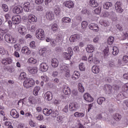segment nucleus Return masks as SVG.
Wrapping results in <instances>:
<instances>
[{
  "label": "nucleus",
  "instance_id": "f257e3e1",
  "mask_svg": "<svg viewBox=\"0 0 128 128\" xmlns=\"http://www.w3.org/2000/svg\"><path fill=\"white\" fill-rule=\"evenodd\" d=\"M60 69L62 72H64V77L70 78V66L68 64H60Z\"/></svg>",
  "mask_w": 128,
  "mask_h": 128
},
{
  "label": "nucleus",
  "instance_id": "f03ea898",
  "mask_svg": "<svg viewBox=\"0 0 128 128\" xmlns=\"http://www.w3.org/2000/svg\"><path fill=\"white\" fill-rule=\"evenodd\" d=\"M36 36L38 40H44L46 38V34H44V31L42 29H38L36 30L35 32Z\"/></svg>",
  "mask_w": 128,
  "mask_h": 128
},
{
  "label": "nucleus",
  "instance_id": "7ed1b4c3",
  "mask_svg": "<svg viewBox=\"0 0 128 128\" xmlns=\"http://www.w3.org/2000/svg\"><path fill=\"white\" fill-rule=\"evenodd\" d=\"M68 52H63L62 56L63 58H65V60H70V58H72V54H74V52L72 51V48L70 47L68 48Z\"/></svg>",
  "mask_w": 128,
  "mask_h": 128
},
{
  "label": "nucleus",
  "instance_id": "20e7f679",
  "mask_svg": "<svg viewBox=\"0 0 128 128\" xmlns=\"http://www.w3.org/2000/svg\"><path fill=\"white\" fill-rule=\"evenodd\" d=\"M69 40L70 42H78V40H82V34H75L72 35L70 36Z\"/></svg>",
  "mask_w": 128,
  "mask_h": 128
},
{
  "label": "nucleus",
  "instance_id": "39448f33",
  "mask_svg": "<svg viewBox=\"0 0 128 128\" xmlns=\"http://www.w3.org/2000/svg\"><path fill=\"white\" fill-rule=\"evenodd\" d=\"M48 51L46 50V48H41L39 50L38 54L41 58H46V56H48Z\"/></svg>",
  "mask_w": 128,
  "mask_h": 128
},
{
  "label": "nucleus",
  "instance_id": "423d86ee",
  "mask_svg": "<svg viewBox=\"0 0 128 128\" xmlns=\"http://www.w3.org/2000/svg\"><path fill=\"white\" fill-rule=\"evenodd\" d=\"M122 3L121 2H117L115 4V10L116 12L118 14H122L124 12V10L122 8Z\"/></svg>",
  "mask_w": 128,
  "mask_h": 128
},
{
  "label": "nucleus",
  "instance_id": "0eeeda50",
  "mask_svg": "<svg viewBox=\"0 0 128 128\" xmlns=\"http://www.w3.org/2000/svg\"><path fill=\"white\" fill-rule=\"evenodd\" d=\"M4 40L6 42H8L9 44H14L16 42L14 38H13L12 36L10 34H6L5 35Z\"/></svg>",
  "mask_w": 128,
  "mask_h": 128
},
{
  "label": "nucleus",
  "instance_id": "6e6552de",
  "mask_svg": "<svg viewBox=\"0 0 128 128\" xmlns=\"http://www.w3.org/2000/svg\"><path fill=\"white\" fill-rule=\"evenodd\" d=\"M63 4L66 6V8H68L70 9L74 8V3L70 0L64 2Z\"/></svg>",
  "mask_w": 128,
  "mask_h": 128
},
{
  "label": "nucleus",
  "instance_id": "1a4fd4ad",
  "mask_svg": "<svg viewBox=\"0 0 128 128\" xmlns=\"http://www.w3.org/2000/svg\"><path fill=\"white\" fill-rule=\"evenodd\" d=\"M62 91L66 96H70V92H72L70 88L66 85H64L62 86Z\"/></svg>",
  "mask_w": 128,
  "mask_h": 128
},
{
  "label": "nucleus",
  "instance_id": "9d476101",
  "mask_svg": "<svg viewBox=\"0 0 128 128\" xmlns=\"http://www.w3.org/2000/svg\"><path fill=\"white\" fill-rule=\"evenodd\" d=\"M84 98L86 102H94V98L90 96V94L88 92H86L84 95Z\"/></svg>",
  "mask_w": 128,
  "mask_h": 128
},
{
  "label": "nucleus",
  "instance_id": "9b49d317",
  "mask_svg": "<svg viewBox=\"0 0 128 128\" xmlns=\"http://www.w3.org/2000/svg\"><path fill=\"white\" fill-rule=\"evenodd\" d=\"M69 110L70 112H76L78 110V104L75 102H71L69 104Z\"/></svg>",
  "mask_w": 128,
  "mask_h": 128
},
{
  "label": "nucleus",
  "instance_id": "f8f14e48",
  "mask_svg": "<svg viewBox=\"0 0 128 128\" xmlns=\"http://www.w3.org/2000/svg\"><path fill=\"white\" fill-rule=\"evenodd\" d=\"M20 20H22V18L20 16H14L12 18V22L14 24H18L20 22Z\"/></svg>",
  "mask_w": 128,
  "mask_h": 128
},
{
  "label": "nucleus",
  "instance_id": "ddd939ff",
  "mask_svg": "<svg viewBox=\"0 0 128 128\" xmlns=\"http://www.w3.org/2000/svg\"><path fill=\"white\" fill-rule=\"evenodd\" d=\"M48 70V65L46 62H42L40 66V70L41 72H47Z\"/></svg>",
  "mask_w": 128,
  "mask_h": 128
},
{
  "label": "nucleus",
  "instance_id": "4468645a",
  "mask_svg": "<svg viewBox=\"0 0 128 128\" xmlns=\"http://www.w3.org/2000/svg\"><path fill=\"white\" fill-rule=\"evenodd\" d=\"M32 84V81L30 80V78L27 79L25 80L23 83V86L26 88H31Z\"/></svg>",
  "mask_w": 128,
  "mask_h": 128
},
{
  "label": "nucleus",
  "instance_id": "2eb2a0df",
  "mask_svg": "<svg viewBox=\"0 0 128 128\" xmlns=\"http://www.w3.org/2000/svg\"><path fill=\"white\" fill-rule=\"evenodd\" d=\"M89 28L91 30H94V32H98L100 28H98V26L97 24L94 23H92L90 24Z\"/></svg>",
  "mask_w": 128,
  "mask_h": 128
},
{
  "label": "nucleus",
  "instance_id": "dca6fc26",
  "mask_svg": "<svg viewBox=\"0 0 128 128\" xmlns=\"http://www.w3.org/2000/svg\"><path fill=\"white\" fill-rule=\"evenodd\" d=\"M12 62V60L10 58H4L2 59V63L4 66H8V64H10Z\"/></svg>",
  "mask_w": 128,
  "mask_h": 128
},
{
  "label": "nucleus",
  "instance_id": "f3484780",
  "mask_svg": "<svg viewBox=\"0 0 128 128\" xmlns=\"http://www.w3.org/2000/svg\"><path fill=\"white\" fill-rule=\"evenodd\" d=\"M18 30V32L20 34H22V36H26V34H28V30L24 26L20 27Z\"/></svg>",
  "mask_w": 128,
  "mask_h": 128
},
{
  "label": "nucleus",
  "instance_id": "a211bd4d",
  "mask_svg": "<svg viewBox=\"0 0 128 128\" xmlns=\"http://www.w3.org/2000/svg\"><path fill=\"white\" fill-rule=\"evenodd\" d=\"M46 18L49 20H54V14L52 12H46Z\"/></svg>",
  "mask_w": 128,
  "mask_h": 128
},
{
  "label": "nucleus",
  "instance_id": "6ab92c4d",
  "mask_svg": "<svg viewBox=\"0 0 128 128\" xmlns=\"http://www.w3.org/2000/svg\"><path fill=\"white\" fill-rule=\"evenodd\" d=\"M10 114L14 118H18L20 117V114L16 112V110L15 109H12L10 112Z\"/></svg>",
  "mask_w": 128,
  "mask_h": 128
},
{
  "label": "nucleus",
  "instance_id": "aec40b11",
  "mask_svg": "<svg viewBox=\"0 0 128 128\" xmlns=\"http://www.w3.org/2000/svg\"><path fill=\"white\" fill-rule=\"evenodd\" d=\"M12 12L14 14H20V12H22V7L21 6H16L13 8Z\"/></svg>",
  "mask_w": 128,
  "mask_h": 128
},
{
  "label": "nucleus",
  "instance_id": "412c9836",
  "mask_svg": "<svg viewBox=\"0 0 128 128\" xmlns=\"http://www.w3.org/2000/svg\"><path fill=\"white\" fill-rule=\"evenodd\" d=\"M46 100H52V94L50 92H47L44 95Z\"/></svg>",
  "mask_w": 128,
  "mask_h": 128
},
{
  "label": "nucleus",
  "instance_id": "4be33fe9",
  "mask_svg": "<svg viewBox=\"0 0 128 128\" xmlns=\"http://www.w3.org/2000/svg\"><path fill=\"white\" fill-rule=\"evenodd\" d=\"M86 50L87 52H88L89 54L94 52V45L88 44L86 48Z\"/></svg>",
  "mask_w": 128,
  "mask_h": 128
},
{
  "label": "nucleus",
  "instance_id": "5701e85b",
  "mask_svg": "<svg viewBox=\"0 0 128 128\" xmlns=\"http://www.w3.org/2000/svg\"><path fill=\"white\" fill-rule=\"evenodd\" d=\"M50 26L51 30L54 32H56L58 30V26L56 23L52 24Z\"/></svg>",
  "mask_w": 128,
  "mask_h": 128
},
{
  "label": "nucleus",
  "instance_id": "b1692460",
  "mask_svg": "<svg viewBox=\"0 0 128 128\" xmlns=\"http://www.w3.org/2000/svg\"><path fill=\"white\" fill-rule=\"evenodd\" d=\"M80 72L78 71H74V74L72 76V78L74 80H78L80 78Z\"/></svg>",
  "mask_w": 128,
  "mask_h": 128
},
{
  "label": "nucleus",
  "instance_id": "393cba45",
  "mask_svg": "<svg viewBox=\"0 0 128 128\" xmlns=\"http://www.w3.org/2000/svg\"><path fill=\"white\" fill-rule=\"evenodd\" d=\"M92 70L94 74H98V72H100V66L96 65L93 66H92Z\"/></svg>",
  "mask_w": 128,
  "mask_h": 128
},
{
  "label": "nucleus",
  "instance_id": "a878e982",
  "mask_svg": "<svg viewBox=\"0 0 128 128\" xmlns=\"http://www.w3.org/2000/svg\"><path fill=\"white\" fill-rule=\"evenodd\" d=\"M84 116H86V112H76L74 114V116L75 118H82L84 117Z\"/></svg>",
  "mask_w": 128,
  "mask_h": 128
},
{
  "label": "nucleus",
  "instance_id": "bb28decb",
  "mask_svg": "<svg viewBox=\"0 0 128 128\" xmlns=\"http://www.w3.org/2000/svg\"><path fill=\"white\" fill-rule=\"evenodd\" d=\"M23 8L25 12H32V10L30 8V2H26L23 5Z\"/></svg>",
  "mask_w": 128,
  "mask_h": 128
},
{
  "label": "nucleus",
  "instance_id": "cd10ccee",
  "mask_svg": "<svg viewBox=\"0 0 128 128\" xmlns=\"http://www.w3.org/2000/svg\"><path fill=\"white\" fill-rule=\"evenodd\" d=\"M52 66L53 68H58V60L56 58H54L52 60Z\"/></svg>",
  "mask_w": 128,
  "mask_h": 128
},
{
  "label": "nucleus",
  "instance_id": "c85d7f7f",
  "mask_svg": "<svg viewBox=\"0 0 128 128\" xmlns=\"http://www.w3.org/2000/svg\"><path fill=\"white\" fill-rule=\"evenodd\" d=\"M89 4L92 8H96V6H98V4L96 0H90Z\"/></svg>",
  "mask_w": 128,
  "mask_h": 128
},
{
  "label": "nucleus",
  "instance_id": "c756f323",
  "mask_svg": "<svg viewBox=\"0 0 128 128\" xmlns=\"http://www.w3.org/2000/svg\"><path fill=\"white\" fill-rule=\"evenodd\" d=\"M43 114L45 116H50L52 114V110L50 109L44 108L43 110Z\"/></svg>",
  "mask_w": 128,
  "mask_h": 128
},
{
  "label": "nucleus",
  "instance_id": "7c9ffc66",
  "mask_svg": "<svg viewBox=\"0 0 128 128\" xmlns=\"http://www.w3.org/2000/svg\"><path fill=\"white\" fill-rule=\"evenodd\" d=\"M112 6V3L110 2H106L103 5V8L105 10H108Z\"/></svg>",
  "mask_w": 128,
  "mask_h": 128
},
{
  "label": "nucleus",
  "instance_id": "2f4dec72",
  "mask_svg": "<svg viewBox=\"0 0 128 128\" xmlns=\"http://www.w3.org/2000/svg\"><path fill=\"white\" fill-rule=\"evenodd\" d=\"M54 12L56 16H60V8L59 6H55L54 8Z\"/></svg>",
  "mask_w": 128,
  "mask_h": 128
},
{
  "label": "nucleus",
  "instance_id": "473e14b6",
  "mask_svg": "<svg viewBox=\"0 0 128 128\" xmlns=\"http://www.w3.org/2000/svg\"><path fill=\"white\" fill-rule=\"evenodd\" d=\"M28 24H29V28H32V14H30L28 16Z\"/></svg>",
  "mask_w": 128,
  "mask_h": 128
},
{
  "label": "nucleus",
  "instance_id": "72a5a7b5",
  "mask_svg": "<svg viewBox=\"0 0 128 128\" xmlns=\"http://www.w3.org/2000/svg\"><path fill=\"white\" fill-rule=\"evenodd\" d=\"M22 54H30V50H28V48L27 46L23 47L22 50Z\"/></svg>",
  "mask_w": 128,
  "mask_h": 128
},
{
  "label": "nucleus",
  "instance_id": "f704fd0d",
  "mask_svg": "<svg viewBox=\"0 0 128 128\" xmlns=\"http://www.w3.org/2000/svg\"><path fill=\"white\" fill-rule=\"evenodd\" d=\"M56 40L57 41V42H64L62 35V34H58L56 37Z\"/></svg>",
  "mask_w": 128,
  "mask_h": 128
},
{
  "label": "nucleus",
  "instance_id": "c9c22d12",
  "mask_svg": "<svg viewBox=\"0 0 128 128\" xmlns=\"http://www.w3.org/2000/svg\"><path fill=\"white\" fill-rule=\"evenodd\" d=\"M100 24L101 26H110V23L108 22V21L106 20H100Z\"/></svg>",
  "mask_w": 128,
  "mask_h": 128
},
{
  "label": "nucleus",
  "instance_id": "e433bc0d",
  "mask_svg": "<svg viewBox=\"0 0 128 128\" xmlns=\"http://www.w3.org/2000/svg\"><path fill=\"white\" fill-rule=\"evenodd\" d=\"M62 24H68V22H72V20L68 17H64L62 19Z\"/></svg>",
  "mask_w": 128,
  "mask_h": 128
},
{
  "label": "nucleus",
  "instance_id": "4c0bfd02",
  "mask_svg": "<svg viewBox=\"0 0 128 128\" xmlns=\"http://www.w3.org/2000/svg\"><path fill=\"white\" fill-rule=\"evenodd\" d=\"M78 90L80 92H84V87L81 83H78Z\"/></svg>",
  "mask_w": 128,
  "mask_h": 128
},
{
  "label": "nucleus",
  "instance_id": "58836bf2",
  "mask_svg": "<svg viewBox=\"0 0 128 128\" xmlns=\"http://www.w3.org/2000/svg\"><path fill=\"white\" fill-rule=\"evenodd\" d=\"M119 52L120 50H118V47L116 46L113 47L112 54L114 56H118Z\"/></svg>",
  "mask_w": 128,
  "mask_h": 128
},
{
  "label": "nucleus",
  "instance_id": "ea45409f",
  "mask_svg": "<svg viewBox=\"0 0 128 128\" xmlns=\"http://www.w3.org/2000/svg\"><path fill=\"white\" fill-rule=\"evenodd\" d=\"M109 18H110V20L114 21L116 20V14L111 12H110V16H109Z\"/></svg>",
  "mask_w": 128,
  "mask_h": 128
},
{
  "label": "nucleus",
  "instance_id": "a19ab883",
  "mask_svg": "<svg viewBox=\"0 0 128 128\" xmlns=\"http://www.w3.org/2000/svg\"><path fill=\"white\" fill-rule=\"evenodd\" d=\"M106 100V98L104 97H100L98 98L97 102L98 104H102V102Z\"/></svg>",
  "mask_w": 128,
  "mask_h": 128
},
{
  "label": "nucleus",
  "instance_id": "79ce46f5",
  "mask_svg": "<svg viewBox=\"0 0 128 128\" xmlns=\"http://www.w3.org/2000/svg\"><path fill=\"white\" fill-rule=\"evenodd\" d=\"M110 12H102L101 16L102 18H109L110 16Z\"/></svg>",
  "mask_w": 128,
  "mask_h": 128
},
{
  "label": "nucleus",
  "instance_id": "37998d69",
  "mask_svg": "<svg viewBox=\"0 0 128 128\" xmlns=\"http://www.w3.org/2000/svg\"><path fill=\"white\" fill-rule=\"evenodd\" d=\"M114 36H110L108 38V44L110 46L114 44Z\"/></svg>",
  "mask_w": 128,
  "mask_h": 128
},
{
  "label": "nucleus",
  "instance_id": "c03bdc74",
  "mask_svg": "<svg viewBox=\"0 0 128 128\" xmlns=\"http://www.w3.org/2000/svg\"><path fill=\"white\" fill-rule=\"evenodd\" d=\"M112 88V87L110 85L106 84V85H105L104 86V90L106 92H108V90L109 92H111Z\"/></svg>",
  "mask_w": 128,
  "mask_h": 128
},
{
  "label": "nucleus",
  "instance_id": "a18cd8bd",
  "mask_svg": "<svg viewBox=\"0 0 128 128\" xmlns=\"http://www.w3.org/2000/svg\"><path fill=\"white\" fill-rule=\"evenodd\" d=\"M26 72H21L19 76V79L21 80H24L26 79Z\"/></svg>",
  "mask_w": 128,
  "mask_h": 128
},
{
  "label": "nucleus",
  "instance_id": "49530a36",
  "mask_svg": "<svg viewBox=\"0 0 128 128\" xmlns=\"http://www.w3.org/2000/svg\"><path fill=\"white\" fill-rule=\"evenodd\" d=\"M114 118L118 122L119 120H122V115L118 114H116L114 116Z\"/></svg>",
  "mask_w": 128,
  "mask_h": 128
},
{
  "label": "nucleus",
  "instance_id": "de8ad7c7",
  "mask_svg": "<svg viewBox=\"0 0 128 128\" xmlns=\"http://www.w3.org/2000/svg\"><path fill=\"white\" fill-rule=\"evenodd\" d=\"M40 87L38 86H36V88H34V91H33V94L34 96H38V92H40Z\"/></svg>",
  "mask_w": 128,
  "mask_h": 128
},
{
  "label": "nucleus",
  "instance_id": "09e8293b",
  "mask_svg": "<svg viewBox=\"0 0 128 128\" xmlns=\"http://www.w3.org/2000/svg\"><path fill=\"white\" fill-rule=\"evenodd\" d=\"M88 23L86 21H83L82 22V30H86V28H88Z\"/></svg>",
  "mask_w": 128,
  "mask_h": 128
},
{
  "label": "nucleus",
  "instance_id": "8fccbe9b",
  "mask_svg": "<svg viewBox=\"0 0 128 128\" xmlns=\"http://www.w3.org/2000/svg\"><path fill=\"white\" fill-rule=\"evenodd\" d=\"M102 12V6H98L94 10V12L96 14H100Z\"/></svg>",
  "mask_w": 128,
  "mask_h": 128
},
{
  "label": "nucleus",
  "instance_id": "3c124183",
  "mask_svg": "<svg viewBox=\"0 0 128 128\" xmlns=\"http://www.w3.org/2000/svg\"><path fill=\"white\" fill-rule=\"evenodd\" d=\"M79 68L81 72H84L86 70V67H84V63H81L79 64Z\"/></svg>",
  "mask_w": 128,
  "mask_h": 128
},
{
  "label": "nucleus",
  "instance_id": "603ef678",
  "mask_svg": "<svg viewBox=\"0 0 128 128\" xmlns=\"http://www.w3.org/2000/svg\"><path fill=\"white\" fill-rule=\"evenodd\" d=\"M6 52V50H4V48L2 47H0V54H2V56H4Z\"/></svg>",
  "mask_w": 128,
  "mask_h": 128
},
{
  "label": "nucleus",
  "instance_id": "864d4df0",
  "mask_svg": "<svg viewBox=\"0 0 128 128\" xmlns=\"http://www.w3.org/2000/svg\"><path fill=\"white\" fill-rule=\"evenodd\" d=\"M32 74L33 76H38V67L36 66L33 68Z\"/></svg>",
  "mask_w": 128,
  "mask_h": 128
},
{
  "label": "nucleus",
  "instance_id": "5fc2aeb1",
  "mask_svg": "<svg viewBox=\"0 0 128 128\" xmlns=\"http://www.w3.org/2000/svg\"><path fill=\"white\" fill-rule=\"evenodd\" d=\"M58 41H56V40H52L50 44L51 46H56V44H58Z\"/></svg>",
  "mask_w": 128,
  "mask_h": 128
},
{
  "label": "nucleus",
  "instance_id": "6e6d98bb",
  "mask_svg": "<svg viewBox=\"0 0 128 128\" xmlns=\"http://www.w3.org/2000/svg\"><path fill=\"white\" fill-rule=\"evenodd\" d=\"M78 96V92L76 90H74L72 92V96L74 98H76Z\"/></svg>",
  "mask_w": 128,
  "mask_h": 128
},
{
  "label": "nucleus",
  "instance_id": "4d7b16f0",
  "mask_svg": "<svg viewBox=\"0 0 128 128\" xmlns=\"http://www.w3.org/2000/svg\"><path fill=\"white\" fill-rule=\"evenodd\" d=\"M128 83H126L122 87L123 92H128Z\"/></svg>",
  "mask_w": 128,
  "mask_h": 128
},
{
  "label": "nucleus",
  "instance_id": "13d9d810",
  "mask_svg": "<svg viewBox=\"0 0 128 128\" xmlns=\"http://www.w3.org/2000/svg\"><path fill=\"white\" fill-rule=\"evenodd\" d=\"M98 40H100V36H96L94 38L93 42L94 44H98Z\"/></svg>",
  "mask_w": 128,
  "mask_h": 128
},
{
  "label": "nucleus",
  "instance_id": "bf43d9fd",
  "mask_svg": "<svg viewBox=\"0 0 128 128\" xmlns=\"http://www.w3.org/2000/svg\"><path fill=\"white\" fill-rule=\"evenodd\" d=\"M2 8L4 10V12H8V6L5 4H3L2 5Z\"/></svg>",
  "mask_w": 128,
  "mask_h": 128
},
{
  "label": "nucleus",
  "instance_id": "052dcab7",
  "mask_svg": "<svg viewBox=\"0 0 128 128\" xmlns=\"http://www.w3.org/2000/svg\"><path fill=\"white\" fill-rule=\"evenodd\" d=\"M88 62L90 64H92V62H94V56H92V54H90L89 56V58H88Z\"/></svg>",
  "mask_w": 128,
  "mask_h": 128
},
{
  "label": "nucleus",
  "instance_id": "680f3d73",
  "mask_svg": "<svg viewBox=\"0 0 128 128\" xmlns=\"http://www.w3.org/2000/svg\"><path fill=\"white\" fill-rule=\"evenodd\" d=\"M41 78L44 82H48V77L46 75L42 76Z\"/></svg>",
  "mask_w": 128,
  "mask_h": 128
},
{
  "label": "nucleus",
  "instance_id": "e2e57ef3",
  "mask_svg": "<svg viewBox=\"0 0 128 128\" xmlns=\"http://www.w3.org/2000/svg\"><path fill=\"white\" fill-rule=\"evenodd\" d=\"M62 111L66 114H68V105H66L63 108Z\"/></svg>",
  "mask_w": 128,
  "mask_h": 128
},
{
  "label": "nucleus",
  "instance_id": "0e129e2a",
  "mask_svg": "<svg viewBox=\"0 0 128 128\" xmlns=\"http://www.w3.org/2000/svg\"><path fill=\"white\" fill-rule=\"evenodd\" d=\"M123 62H124V64H126L128 62V56H123L122 58Z\"/></svg>",
  "mask_w": 128,
  "mask_h": 128
},
{
  "label": "nucleus",
  "instance_id": "69168bd1",
  "mask_svg": "<svg viewBox=\"0 0 128 128\" xmlns=\"http://www.w3.org/2000/svg\"><path fill=\"white\" fill-rule=\"evenodd\" d=\"M82 12H84V14H89L90 12H88V9L84 8L82 10Z\"/></svg>",
  "mask_w": 128,
  "mask_h": 128
},
{
  "label": "nucleus",
  "instance_id": "338daca9",
  "mask_svg": "<svg viewBox=\"0 0 128 128\" xmlns=\"http://www.w3.org/2000/svg\"><path fill=\"white\" fill-rule=\"evenodd\" d=\"M35 2L36 4H42L44 2V0H36Z\"/></svg>",
  "mask_w": 128,
  "mask_h": 128
},
{
  "label": "nucleus",
  "instance_id": "774afa93",
  "mask_svg": "<svg viewBox=\"0 0 128 128\" xmlns=\"http://www.w3.org/2000/svg\"><path fill=\"white\" fill-rule=\"evenodd\" d=\"M122 34L123 38H128V32H123Z\"/></svg>",
  "mask_w": 128,
  "mask_h": 128
}]
</instances>
